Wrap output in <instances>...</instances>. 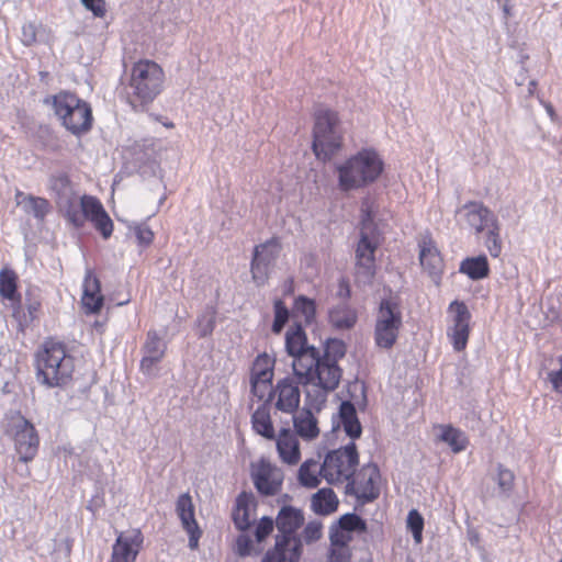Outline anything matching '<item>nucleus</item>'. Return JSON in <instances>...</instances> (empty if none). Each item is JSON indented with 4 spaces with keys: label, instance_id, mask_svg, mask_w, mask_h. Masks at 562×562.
Here are the masks:
<instances>
[{
    "label": "nucleus",
    "instance_id": "obj_1",
    "mask_svg": "<svg viewBox=\"0 0 562 562\" xmlns=\"http://www.w3.org/2000/svg\"><path fill=\"white\" fill-rule=\"evenodd\" d=\"M346 355V346L340 339H328L323 355L317 349V363L312 366L311 383L307 386L306 402L311 408L319 411L328 393L339 385L342 370L338 360Z\"/></svg>",
    "mask_w": 562,
    "mask_h": 562
},
{
    "label": "nucleus",
    "instance_id": "obj_2",
    "mask_svg": "<svg viewBox=\"0 0 562 562\" xmlns=\"http://www.w3.org/2000/svg\"><path fill=\"white\" fill-rule=\"evenodd\" d=\"M37 380L48 387L66 385L74 373V358L61 342L47 340L36 358Z\"/></svg>",
    "mask_w": 562,
    "mask_h": 562
},
{
    "label": "nucleus",
    "instance_id": "obj_3",
    "mask_svg": "<svg viewBox=\"0 0 562 562\" xmlns=\"http://www.w3.org/2000/svg\"><path fill=\"white\" fill-rule=\"evenodd\" d=\"M164 83L162 68L151 60H139L131 70L126 94L133 106L145 105L161 92Z\"/></svg>",
    "mask_w": 562,
    "mask_h": 562
},
{
    "label": "nucleus",
    "instance_id": "obj_4",
    "mask_svg": "<svg viewBox=\"0 0 562 562\" xmlns=\"http://www.w3.org/2000/svg\"><path fill=\"white\" fill-rule=\"evenodd\" d=\"M337 170L339 188L350 191L374 182L383 170V162L375 151L363 149L338 166Z\"/></svg>",
    "mask_w": 562,
    "mask_h": 562
},
{
    "label": "nucleus",
    "instance_id": "obj_5",
    "mask_svg": "<svg viewBox=\"0 0 562 562\" xmlns=\"http://www.w3.org/2000/svg\"><path fill=\"white\" fill-rule=\"evenodd\" d=\"M53 109L61 125L76 136L90 131L92 110L88 102L71 92H59L53 97Z\"/></svg>",
    "mask_w": 562,
    "mask_h": 562
},
{
    "label": "nucleus",
    "instance_id": "obj_6",
    "mask_svg": "<svg viewBox=\"0 0 562 562\" xmlns=\"http://www.w3.org/2000/svg\"><path fill=\"white\" fill-rule=\"evenodd\" d=\"M362 227L360 238L356 248V278L363 284H370L375 276V250L379 246V238L373 228V215L368 203L363 202L361 209Z\"/></svg>",
    "mask_w": 562,
    "mask_h": 562
},
{
    "label": "nucleus",
    "instance_id": "obj_7",
    "mask_svg": "<svg viewBox=\"0 0 562 562\" xmlns=\"http://www.w3.org/2000/svg\"><path fill=\"white\" fill-rule=\"evenodd\" d=\"M313 130V151L318 159H330L342 145V134L338 115L328 108L315 112Z\"/></svg>",
    "mask_w": 562,
    "mask_h": 562
},
{
    "label": "nucleus",
    "instance_id": "obj_8",
    "mask_svg": "<svg viewBox=\"0 0 562 562\" xmlns=\"http://www.w3.org/2000/svg\"><path fill=\"white\" fill-rule=\"evenodd\" d=\"M285 349L293 357V373L299 383L305 389L307 395V386L311 383L312 366L317 363V348L308 346L306 336L301 325H295L288 329L285 334Z\"/></svg>",
    "mask_w": 562,
    "mask_h": 562
},
{
    "label": "nucleus",
    "instance_id": "obj_9",
    "mask_svg": "<svg viewBox=\"0 0 562 562\" xmlns=\"http://www.w3.org/2000/svg\"><path fill=\"white\" fill-rule=\"evenodd\" d=\"M374 322L376 347L385 350L393 348L403 326L402 308L395 297H384L380 301Z\"/></svg>",
    "mask_w": 562,
    "mask_h": 562
},
{
    "label": "nucleus",
    "instance_id": "obj_10",
    "mask_svg": "<svg viewBox=\"0 0 562 562\" xmlns=\"http://www.w3.org/2000/svg\"><path fill=\"white\" fill-rule=\"evenodd\" d=\"M359 464V454L353 441L329 451L319 468V473L329 484L349 482Z\"/></svg>",
    "mask_w": 562,
    "mask_h": 562
},
{
    "label": "nucleus",
    "instance_id": "obj_11",
    "mask_svg": "<svg viewBox=\"0 0 562 562\" xmlns=\"http://www.w3.org/2000/svg\"><path fill=\"white\" fill-rule=\"evenodd\" d=\"M8 432L12 436L20 461H32L38 450L40 439L35 427L23 416L11 419Z\"/></svg>",
    "mask_w": 562,
    "mask_h": 562
},
{
    "label": "nucleus",
    "instance_id": "obj_12",
    "mask_svg": "<svg viewBox=\"0 0 562 562\" xmlns=\"http://www.w3.org/2000/svg\"><path fill=\"white\" fill-rule=\"evenodd\" d=\"M379 480V468L373 463L366 464L357 476H352L346 484L345 493L356 496L361 504L373 502L380 494Z\"/></svg>",
    "mask_w": 562,
    "mask_h": 562
},
{
    "label": "nucleus",
    "instance_id": "obj_13",
    "mask_svg": "<svg viewBox=\"0 0 562 562\" xmlns=\"http://www.w3.org/2000/svg\"><path fill=\"white\" fill-rule=\"evenodd\" d=\"M251 479L261 495L272 496L282 487L283 473L269 461L261 460L257 467H252Z\"/></svg>",
    "mask_w": 562,
    "mask_h": 562
},
{
    "label": "nucleus",
    "instance_id": "obj_14",
    "mask_svg": "<svg viewBox=\"0 0 562 562\" xmlns=\"http://www.w3.org/2000/svg\"><path fill=\"white\" fill-rule=\"evenodd\" d=\"M49 189L54 194L59 212L65 216L71 215L74 221L79 222V214L72 211L78 195L75 193L68 176L65 173L52 176L49 178Z\"/></svg>",
    "mask_w": 562,
    "mask_h": 562
},
{
    "label": "nucleus",
    "instance_id": "obj_15",
    "mask_svg": "<svg viewBox=\"0 0 562 562\" xmlns=\"http://www.w3.org/2000/svg\"><path fill=\"white\" fill-rule=\"evenodd\" d=\"M281 251V246L277 239H271L265 244L255 247L251 261V273L254 280L261 284L268 278L269 269L274 265Z\"/></svg>",
    "mask_w": 562,
    "mask_h": 562
},
{
    "label": "nucleus",
    "instance_id": "obj_16",
    "mask_svg": "<svg viewBox=\"0 0 562 562\" xmlns=\"http://www.w3.org/2000/svg\"><path fill=\"white\" fill-rule=\"evenodd\" d=\"M449 308L454 312L453 326L448 329V336L451 339L456 351H462L469 339L471 314L463 302L453 301Z\"/></svg>",
    "mask_w": 562,
    "mask_h": 562
},
{
    "label": "nucleus",
    "instance_id": "obj_17",
    "mask_svg": "<svg viewBox=\"0 0 562 562\" xmlns=\"http://www.w3.org/2000/svg\"><path fill=\"white\" fill-rule=\"evenodd\" d=\"M299 381L295 383L290 378H284L280 380L272 392H269L270 401L273 395H277L276 408L286 413L294 414L297 413V408L301 400V392L299 389Z\"/></svg>",
    "mask_w": 562,
    "mask_h": 562
},
{
    "label": "nucleus",
    "instance_id": "obj_18",
    "mask_svg": "<svg viewBox=\"0 0 562 562\" xmlns=\"http://www.w3.org/2000/svg\"><path fill=\"white\" fill-rule=\"evenodd\" d=\"M167 350V344L155 330L147 333L146 341L142 348L143 358L140 360V370L147 375L156 374V366L164 359Z\"/></svg>",
    "mask_w": 562,
    "mask_h": 562
},
{
    "label": "nucleus",
    "instance_id": "obj_19",
    "mask_svg": "<svg viewBox=\"0 0 562 562\" xmlns=\"http://www.w3.org/2000/svg\"><path fill=\"white\" fill-rule=\"evenodd\" d=\"M458 213L476 234H481L498 222L495 214L481 202H468L459 209Z\"/></svg>",
    "mask_w": 562,
    "mask_h": 562
},
{
    "label": "nucleus",
    "instance_id": "obj_20",
    "mask_svg": "<svg viewBox=\"0 0 562 562\" xmlns=\"http://www.w3.org/2000/svg\"><path fill=\"white\" fill-rule=\"evenodd\" d=\"M143 543V535L138 529L121 533L112 549L111 562H135Z\"/></svg>",
    "mask_w": 562,
    "mask_h": 562
},
{
    "label": "nucleus",
    "instance_id": "obj_21",
    "mask_svg": "<svg viewBox=\"0 0 562 562\" xmlns=\"http://www.w3.org/2000/svg\"><path fill=\"white\" fill-rule=\"evenodd\" d=\"M176 512L181 520L183 529L189 535L190 549H196L199 539L201 537V530L199 529L198 522L194 518V506L192 498L188 493L181 494L178 497Z\"/></svg>",
    "mask_w": 562,
    "mask_h": 562
},
{
    "label": "nucleus",
    "instance_id": "obj_22",
    "mask_svg": "<svg viewBox=\"0 0 562 562\" xmlns=\"http://www.w3.org/2000/svg\"><path fill=\"white\" fill-rule=\"evenodd\" d=\"M304 524V514L302 509L284 505L278 513L276 518V526L280 536L276 540H284L285 543H291V536L301 528Z\"/></svg>",
    "mask_w": 562,
    "mask_h": 562
},
{
    "label": "nucleus",
    "instance_id": "obj_23",
    "mask_svg": "<svg viewBox=\"0 0 562 562\" xmlns=\"http://www.w3.org/2000/svg\"><path fill=\"white\" fill-rule=\"evenodd\" d=\"M82 305L88 313H98L103 305L100 281L91 271L85 277Z\"/></svg>",
    "mask_w": 562,
    "mask_h": 562
},
{
    "label": "nucleus",
    "instance_id": "obj_24",
    "mask_svg": "<svg viewBox=\"0 0 562 562\" xmlns=\"http://www.w3.org/2000/svg\"><path fill=\"white\" fill-rule=\"evenodd\" d=\"M277 450L283 462L296 464L300 461L301 452L296 435L290 429H282L277 439Z\"/></svg>",
    "mask_w": 562,
    "mask_h": 562
},
{
    "label": "nucleus",
    "instance_id": "obj_25",
    "mask_svg": "<svg viewBox=\"0 0 562 562\" xmlns=\"http://www.w3.org/2000/svg\"><path fill=\"white\" fill-rule=\"evenodd\" d=\"M74 213L79 214V222L74 221L71 215H66L67 220L76 227H81L86 220L92 221L95 216H98L101 212L104 211L101 202L93 196L83 195L76 201L74 204Z\"/></svg>",
    "mask_w": 562,
    "mask_h": 562
},
{
    "label": "nucleus",
    "instance_id": "obj_26",
    "mask_svg": "<svg viewBox=\"0 0 562 562\" xmlns=\"http://www.w3.org/2000/svg\"><path fill=\"white\" fill-rule=\"evenodd\" d=\"M293 426L295 429V435L300 436L305 440H313L319 434L317 419L313 415L311 408L304 407L300 412L294 413Z\"/></svg>",
    "mask_w": 562,
    "mask_h": 562
},
{
    "label": "nucleus",
    "instance_id": "obj_27",
    "mask_svg": "<svg viewBox=\"0 0 562 562\" xmlns=\"http://www.w3.org/2000/svg\"><path fill=\"white\" fill-rule=\"evenodd\" d=\"M339 425L342 426L346 435L357 439L362 434V427L357 416L355 405L350 401L341 402L338 411Z\"/></svg>",
    "mask_w": 562,
    "mask_h": 562
},
{
    "label": "nucleus",
    "instance_id": "obj_28",
    "mask_svg": "<svg viewBox=\"0 0 562 562\" xmlns=\"http://www.w3.org/2000/svg\"><path fill=\"white\" fill-rule=\"evenodd\" d=\"M357 318V312L346 302L337 304L329 311V323L339 330L352 328Z\"/></svg>",
    "mask_w": 562,
    "mask_h": 562
},
{
    "label": "nucleus",
    "instance_id": "obj_29",
    "mask_svg": "<svg viewBox=\"0 0 562 562\" xmlns=\"http://www.w3.org/2000/svg\"><path fill=\"white\" fill-rule=\"evenodd\" d=\"M15 198L23 211L27 214H32L38 221H44L49 212V203L44 198L24 194L22 192H18Z\"/></svg>",
    "mask_w": 562,
    "mask_h": 562
},
{
    "label": "nucleus",
    "instance_id": "obj_30",
    "mask_svg": "<svg viewBox=\"0 0 562 562\" xmlns=\"http://www.w3.org/2000/svg\"><path fill=\"white\" fill-rule=\"evenodd\" d=\"M338 507V498L331 488H321L312 497V509L318 515H329Z\"/></svg>",
    "mask_w": 562,
    "mask_h": 562
},
{
    "label": "nucleus",
    "instance_id": "obj_31",
    "mask_svg": "<svg viewBox=\"0 0 562 562\" xmlns=\"http://www.w3.org/2000/svg\"><path fill=\"white\" fill-rule=\"evenodd\" d=\"M419 260L420 265L428 270L430 274H437L441 271L442 260L431 240H424L420 245Z\"/></svg>",
    "mask_w": 562,
    "mask_h": 562
},
{
    "label": "nucleus",
    "instance_id": "obj_32",
    "mask_svg": "<svg viewBox=\"0 0 562 562\" xmlns=\"http://www.w3.org/2000/svg\"><path fill=\"white\" fill-rule=\"evenodd\" d=\"M459 270L472 280L484 279L490 273L487 258L484 255L465 258L462 260Z\"/></svg>",
    "mask_w": 562,
    "mask_h": 562
},
{
    "label": "nucleus",
    "instance_id": "obj_33",
    "mask_svg": "<svg viewBox=\"0 0 562 562\" xmlns=\"http://www.w3.org/2000/svg\"><path fill=\"white\" fill-rule=\"evenodd\" d=\"M438 437L446 442L454 453L463 451L468 446V438L463 431L451 425H439Z\"/></svg>",
    "mask_w": 562,
    "mask_h": 562
},
{
    "label": "nucleus",
    "instance_id": "obj_34",
    "mask_svg": "<svg viewBox=\"0 0 562 562\" xmlns=\"http://www.w3.org/2000/svg\"><path fill=\"white\" fill-rule=\"evenodd\" d=\"M254 430L267 439H274V429L270 411L266 404L260 405L251 416Z\"/></svg>",
    "mask_w": 562,
    "mask_h": 562
},
{
    "label": "nucleus",
    "instance_id": "obj_35",
    "mask_svg": "<svg viewBox=\"0 0 562 562\" xmlns=\"http://www.w3.org/2000/svg\"><path fill=\"white\" fill-rule=\"evenodd\" d=\"M252 501V495L247 493H241L236 499V509L233 513V520L237 529L247 530L250 525L249 518V505Z\"/></svg>",
    "mask_w": 562,
    "mask_h": 562
},
{
    "label": "nucleus",
    "instance_id": "obj_36",
    "mask_svg": "<svg viewBox=\"0 0 562 562\" xmlns=\"http://www.w3.org/2000/svg\"><path fill=\"white\" fill-rule=\"evenodd\" d=\"M319 468L321 467H318V462L313 459L304 461L301 464L297 474L300 484L308 488L317 487L321 483L318 476H322V474L319 473Z\"/></svg>",
    "mask_w": 562,
    "mask_h": 562
},
{
    "label": "nucleus",
    "instance_id": "obj_37",
    "mask_svg": "<svg viewBox=\"0 0 562 562\" xmlns=\"http://www.w3.org/2000/svg\"><path fill=\"white\" fill-rule=\"evenodd\" d=\"M273 378V362L266 353L259 355L252 366L250 381L271 382Z\"/></svg>",
    "mask_w": 562,
    "mask_h": 562
},
{
    "label": "nucleus",
    "instance_id": "obj_38",
    "mask_svg": "<svg viewBox=\"0 0 562 562\" xmlns=\"http://www.w3.org/2000/svg\"><path fill=\"white\" fill-rule=\"evenodd\" d=\"M0 295L12 303L20 304L21 299L16 292V277L14 272L7 270L0 272Z\"/></svg>",
    "mask_w": 562,
    "mask_h": 562
},
{
    "label": "nucleus",
    "instance_id": "obj_39",
    "mask_svg": "<svg viewBox=\"0 0 562 562\" xmlns=\"http://www.w3.org/2000/svg\"><path fill=\"white\" fill-rule=\"evenodd\" d=\"M406 527L412 532L414 541L418 544L423 541L424 517L417 509H411L406 518Z\"/></svg>",
    "mask_w": 562,
    "mask_h": 562
},
{
    "label": "nucleus",
    "instance_id": "obj_40",
    "mask_svg": "<svg viewBox=\"0 0 562 562\" xmlns=\"http://www.w3.org/2000/svg\"><path fill=\"white\" fill-rule=\"evenodd\" d=\"M338 527L347 532L358 531L364 532L367 530L366 521L357 514L348 513L342 515L338 522Z\"/></svg>",
    "mask_w": 562,
    "mask_h": 562
},
{
    "label": "nucleus",
    "instance_id": "obj_41",
    "mask_svg": "<svg viewBox=\"0 0 562 562\" xmlns=\"http://www.w3.org/2000/svg\"><path fill=\"white\" fill-rule=\"evenodd\" d=\"M499 224L495 223L492 227L487 229V235L485 239V246L490 252V255L494 258L498 257L502 252V240L499 237Z\"/></svg>",
    "mask_w": 562,
    "mask_h": 562
},
{
    "label": "nucleus",
    "instance_id": "obj_42",
    "mask_svg": "<svg viewBox=\"0 0 562 562\" xmlns=\"http://www.w3.org/2000/svg\"><path fill=\"white\" fill-rule=\"evenodd\" d=\"M274 319L272 324V331L276 334L281 333L284 325L289 319V310L281 300L274 301Z\"/></svg>",
    "mask_w": 562,
    "mask_h": 562
},
{
    "label": "nucleus",
    "instance_id": "obj_43",
    "mask_svg": "<svg viewBox=\"0 0 562 562\" xmlns=\"http://www.w3.org/2000/svg\"><path fill=\"white\" fill-rule=\"evenodd\" d=\"M514 473L510 470L504 468L502 464H498L496 481L498 488L504 494H508L512 491L514 485Z\"/></svg>",
    "mask_w": 562,
    "mask_h": 562
},
{
    "label": "nucleus",
    "instance_id": "obj_44",
    "mask_svg": "<svg viewBox=\"0 0 562 562\" xmlns=\"http://www.w3.org/2000/svg\"><path fill=\"white\" fill-rule=\"evenodd\" d=\"M288 546L284 540H276L274 549L268 550L261 562H286Z\"/></svg>",
    "mask_w": 562,
    "mask_h": 562
},
{
    "label": "nucleus",
    "instance_id": "obj_45",
    "mask_svg": "<svg viewBox=\"0 0 562 562\" xmlns=\"http://www.w3.org/2000/svg\"><path fill=\"white\" fill-rule=\"evenodd\" d=\"M215 327V316L213 312H207L198 318V334L200 337L211 335Z\"/></svg>",
    "mask_w": 562,
    "mask_h": 562
},
{
    "label": "nucleus",
    "instance_id": "obj_46",
    "mask_svg": "<svg viewBox=\"0 0 562 562\" xmlns=\"http://www.w3.org/2000/svg\"><path fill=\"white\" fill-rule=\"evenodd\" d=\"M323 525L318 520L310 521L303 529L302 537L306 543H312L322 538Z\"/></svg>",
    "mask_w": 562,
    "mask_h": 562
},
{
    "label": "nucleus",
    "instance_id": "obj_47",
    "mask_svg": "<svg viewBox=\"0 0 562 562\" xmlns=\"http://www.w3.org/2000/svg\"><path fill=\"white\" fill-rule=\"evenodd\" d=\"M94 227L100 231L104 238H109L113 231V223L105 210L95 216L92 221Z\"/></svg>",
    "mask_w": 562,
    "mask_h": 562
},
{
    "label": "nucleus",
    "instance_id": "obj_48",
    "mask_svg": "<svg viewBox=\"0 0 562 562\" xmlns=\"http://www.w3.org/2000/svg\"><path fill=\"white\" fill-rule=\"evenodd\" d=\"M133 229L139 246L147 247L153 243L154 233L146 224H136Z\"/></svg>",
    "mask_w": 562,
    "mask_h": 562
},
{
    "label": "nucleus",
    "instance_id": "obj_49",
    "mask_svg": "<svg viewBox=\"0 0 562 562\" xmlns=\"http://www.w3.org/2000/svg\"><path fill=\"white\" fill-rule=\"evenodd\" d=\"M295 307L301 312L306 322H311L315 316V303L305 296H300L295 301Z\"/></svg>",
    "mask_w": 562,
    "mask_h": 562
},
{
    "label": "nucleus",
    "instance_id": "obj_50",
    "mask_svg": "<svg viewBox=\"0 0 562 562\" xmlns=\"http://www.w3.org/2000/svg\"><path fill=\"white\" fill-rule=\"evenodd\" d=\"M273 519L268 516H263L258 522L255 529V537L258 542L263 541L273 530L274 526Z\"/></svg>",
    "mask_w": 562,
    "mask_h": 562
},
{
    "label": "nucleus",
    "instance_id": "obj_51",
    "mask_svg": "<svg viewBox=\"0 0 562 562\" xmlns=\"http://www.w3.org/2000/svg\"><path fill=\"white\" fill-rule=\"evenodd\" d=\"M27 317L24 315V323L27 324L37 318L41 308V301L36 297H31V293H27L26 303Z\"/></svg>",
    "mask_w": 562,
    "mask_h": 562
},
{
    "label": "nucleus",
    "instance_id": "obj_52",
    "mask_svg": "<svg viewBox=\"0 0 562 562\" xmlns=\"http://www.w3.org/2000/svg\"><path fill=\"white\" fill-rule=\"evenodd\" d=\"M80 2L87 10L91 11L95 18L105 16V0H80Z\"/></svg>",
    "mask_w": 562,
    "mask_h": 562
},
{
    "label": "nucleus",
    "instance_id": "obj_53",
    "mask_svg": "<svg viewBox=\"0 0 562 562\" xmlns=\"http://www.w3.org/2000/svg\"><path fill=\"white\" fill-rule=\"evenodd\" d=\"M329 539L331 546L345 547L347 542L350 540V537L347 535V531L340 529L337 525L330 527Z\"/></svg>",
    "mask_w": 562,
    "mask_h": 562
},
{
    "label": "nucleus",
    "instance_id": "obj_54",
    "mask_svg": "<svg viewBox=\"0 0 562 562\" xmlns=\"http://www.w3.org/2000/svg\"><path fill=\"white\" fill-rule=\"evenodd\" d=\"M286 551H289V554L286 555V561L297 562L302 555L301 539L297 537L291 536V543L288 546Z\"/></svg>",
    "mask_w": 562,
    "mask_h": 562
},
{
    "label": "nucleus",
    "instance_id": "obj_55",
    "mask_svg": "<svg viewBox=\"0 0 562 562\" xmlns=\"http://www.w3.org/2000/svg\"><path fill=\"white\" fill-rule=\"evenodd\" d=\"M250 385L251 393L259 400H262L267 393L269 394V392L273 391L271 390V382L250 381Z\"/></svg>",
    "mask_w": 562,
    "mask_h": 562
},
{
    "label": "nucleus",
    "instance_id": "obj_56",
    "mask_svg": "<svg viewBox=\"0 0 562 562\" xmlns=\"http://www.w3.org/2000/svg\"><path fill=\"white\" fill-rule=\"evenodd\" d=\"M21 41L24 45L30 46L36 41V27L29 23L22 26Z\"/></svg>",
    "mask_w": 562,
    "mask_h": 562
},
{
    "label": "nucleus",
    "instance_id": "obj_57",
    "mask_svg": "<svg viewBox=\"0 0 562 562\" xmlns=\"http://www.w3.org/2000/svg\"><path fill=\"white\" fill-rule=\"evenodd\" d=\"M252 548V541L247 536H239L237 539V549L240 555H248Z\"/></svg>",
    "mask_w": 562,
    "mask_h": 562
},
{
    "label": "nucleus",
    "instance_id": "obj_58",
    "mask_svg": "<svg viewBox=\"0 0 562 562\" xmlns=\"http://www.w3.org/2000/svg\"><path fill=\"white\" fill-rule=\"evenodd\" d=\"M548 378L552 383L553 389L557 392L562 393V366L560 370L549 372Z\"/></svg>",
    "mask_w": 562,
    "mask_h": 562
},
{
    "label": "nucleus",
    "instance_id": "obj_59",
    "mask_svg": "<svg viewBox=\"0 0 562 562\" xmlns=\"http://www.w3.org/2000/svg\"><path fill=\"white\" fill-rule=\"evenodd\" d=\"M338 296L346 300L350 296V288H349V284L345 281V280H341L339 282V290L337 292Z\"/></svg>",
    "mask_w": 562,
    "mask_h": 562
},
{
    "label": "nucleus",
    "instance_id": "obj_60",
    "mask_svg": "<svg viewBox=\"0 0 562 562\" xmlns=\"http://www.w3.org/2000/svg\"><path fill=\"white\" fill-rule=\"evenodd\" d=\"M536 87H537L536 80H531L529 82V85H528V93H529V95L533 94Z\"/></svg>",
    "mask_w": 562,
    "mask_h": 562
},
{
    "label": "nucleus",
    "instance_id": "obj_61",
    "mask_svg": "<svg viewBox=\"0 0 562 562\" xmlns=\"http://www.w3.org/2000/svg\"><path fill=\"white\" fill-rule=\"evenodd\" d=\"M503 11H504V13H505L506 15H509L510 10H509L508 4H504V7H503Z\"/></svg>",
    "mask_w": 562,
    "mask_h": 562
},
{
    "label": "nucleus",
    "instance_id": "obj_62",
    "mask_svg": "<svg viewBox=\"0 0 562 562\" xmlns=\"http://www.w3.org/2000/svg\"><path fill=\"white\" fill-rule=\"evenodd\" d=\"M547 110H548V113H549L550 115H552V114H553V109H552V106H551V105H548V106H547Z\"/></svg>",
    "mask_w": 562,
    "mask_h": 562
},
{
    "label": "nucleus",
    "instance_id": "obj_63",
    "mask_svg": "<svg viewBox=\"0 0 562 562\" xmlns=\"http://www.w3.org/2000/svg\"><path fill=\"white\" fill-rule=\"evenodd\" d=\"M559 562H562V559Z\"/></svg>",
    "mask_w": 562,
    "mask_h": 562
}]
</instances>
